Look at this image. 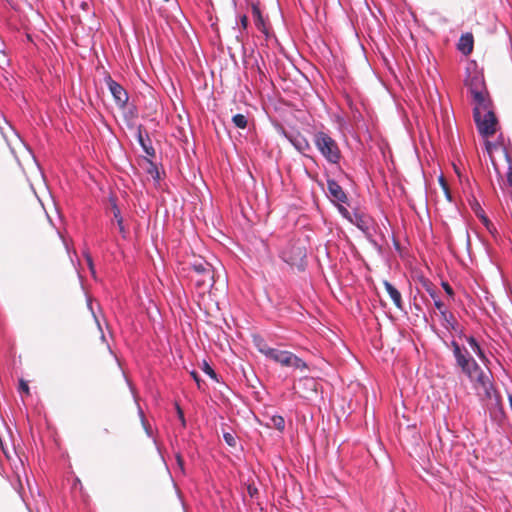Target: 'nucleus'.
<instances>
[{
  "instance_id": "39448f33",
  "label": "nucleus",
  "mask_w": 512,
  "mask_h": 512,
  "mask_svg": "<svg viewBox=\"0 0 512 512\" xmlns=\"http://www.w3.org/2000/svg\"><path fill=\"white\" fill-rule=\"evenodd\" d=\"M281 258L289 265L301 268L306 258V248L301 241L289 242L282 250Z\"/></svg>"
},
{
  "instance_id": "ddd939ff",
  "label": "nucleus",
  "mask_w": 512,
  "mask_h": 512,
  "mask_svg": "<svg viewBox=\"0 0 512 512\" xmlns=\"http://www.w3.org/2000/svg\"><path fill=\"white\" fill-rule=\"evenodd\" d=\"M110 202H111V210H112V213H113V216L117 222V225H118V228H119V232L120 234L122 235L123 238H126L127 236V230L124 226V223H123V218L121 216V212H120V209L119 207L117 206L115 200L113 198H110Z\"/></svg>"
},
{
  "instance_id": "49530a36",
  "label": "nucleus",
  "mask_w": 512,
  "mask_h": 512,
  "mask_svg": "<svg viewBox=\"0 0 512 512\" xmlns=\"http://www.w3.org/2000/svg\"><path fill=\"white\" fill-rule=\"evenodd\" d=\"M478 207H480V206H479V204L477 203V204H476V206H475V210H478Z\"/></svg>"
},
{
  "instance_id": "ea45409f",
  "label": "nucleus",
  "mask_w": 512,
  "mask_h": 512,
  "mask_svg": "<svg viewBox=\"0 0 512 512\" xmlns=\"http://www.w3.org/2000/svg\"><path fill=\"white\" fill-rule=\"evenodd\" d=\"M476 215L481 219V214H484V211L481 209V207H478V210H475Z\"/></svg>"
},
{
  "instance_id": "c03bdc74",
  "label": "nucleus",
  "mask_w": 512,
  "mask_h": 512,
  "mask_svg": "<svg viewBox=\"0 0 512 512\" xmlns=\"http://www.w3.org/2000/svg\"><path fill=\"white\" fill-rule=\"evenodd\" d=\"M254 491H257V488H254V490H251V488H249V494L250 495H253Z\"/></svg>"
},
{
  "instance_id": "473e14b6",
  "label": "nucleus",
  "mask_w": 512,
  "mask_h": 512,
  "mask_svg": "<svg viewBox=\"0 0 512 512\" xmlns=\"http://www.w3.org/2000/svg\"><path fill=\"white\" fill-rule=\"evenodd\" d=\"M86 261H87V265H88L91 273L94 275L95 274V269H94L93 260H92L90 255H86Z\"/></svg>"
},
{
  "instance_id": "6e6552de",
  "label": "nucleus",
  "mask_w": 512,
  "mask_h": 512,
  "mask_svg": "<svg viewBox=\"0 0 512 512\" xmlns=\"http://www.w3.org/2000/svg\"><path fill=\"white\" fill-rule=\"evenodd\" d=\"M327 190L334 203H347L348 197L343 188L333 179L327 180Z\"/></svg>"
},
{
  "instance_id": "a18cd8bd",
  "label": "nucleus",
  "mask_w": 512,
  "mask_h": 512,
  "mask_svg": "<svg viewBox=\"0 0 512 512\" xmlns=\"http://www.w3.org/2000/svg\"><path fill=\"white\" fill-rule=\"evenodd\" d=\"M495 403L498 405L499 404V400L498 398H495Z\"/></svg>"
},
{
  "instance_id": "f3484780",
  "label": "nucleus",
  "mask_w": 512,
  "mask_h": 512,
  "mask_svg": "<svg viewBox=\"0 0 512 512\" xmlns=\"http://www.w3.org/2000/svg\"><path fill=\"white\" fill-rule=\"evenodd\" d=\"M138 141L148 156H150V157L155 156V149L152 147L151 141H150L148 135H146L144 137L141 130H139V132H138Z\"/></svg>"
},
{
  "instance_id": "a878e982",
  "label": "nucleus",
  "mask_w": 512,
  "mask_h": 512,
  "mask_svg": "<svg viewBox=\"0 0 512 512\" xmlns=\"http://www.w3.org/2000/svg\"><path fill=\"white\" fill-rule=\"evenodd\" d=\"M223 438L229 446H231V447L236 446V439L233 434L226 432L223 434Z\"/></svg>"
},
{
  "instance_id": "9b49d317",
  "label": "nucleus",
  "mask_w": 512,
  "mask_h": 512,
  "mask_svg": "<svg viewBox=\"0 0 512 512\" xmlns=\"http://www.w3.org/2000/svg\"><path fill=\"white\" fill-rule=\"evenodd\" d=\"M473 46H474V37H473L472 33L463 34L460 37L458 45H457L458 50L466 56L472 53Z\"/></svg>"
},
{
  "instance_id": "a19ab883",
  "label": "nucleus",
  "mask_w": 512,
  "mask_h": 512,
  "mask_svg": "<svg viewBox=\"0 0 512 512\" xmlns=\"http://www.w3.org/2000/svg\"><path fill=\"white\" fill-rule=\"evenodd\" d=\"M488 231H489L491 234H494V233L496 232V228H495V227H494V228L490 227V230H488Z\"/></svg>"
},
{
  "instance_id": "58836bf2",
  "label": "nucleus",
  "mask_w": 512,
  "mask_h": 512,
  "mask_svg": "<svg viewBox=\"0 0 512 512\" xmlns=\"http://www.w3.org/2000/svg\"><path fill=\"white\" fill-rule=\"evenodd\" d=\"M177 463L181 469H183L184 461L180 455L176 456Z\"/></svg>"
},
{
  "instance_id": "7c9ffc66",
  "label": "nucleus",
  "mask_w": 512,
  "mask_h": 512,
  "mask_svg": "<svg viewBox=\"0 0 512 512\" xmlns=\"http://www.w3.org/2000/svg\"><path fill=\"white\" fill-rule=\"evenodd\" d=\"M481 221L487 228V230H490V227L494 228L493 223L487 218L485 214H481Z\"/></svg>"
},
{
  "instance_id": "c85d7f7f",
  "label": "nucleus",
  "mask_w": 512,
  "mask_h": 512,
  "mask_svg": "<svg viewBox=\"0 0 512 512\" xmlns=\"http://www.w3.org/2000/svg\"><path fill=\"white\" fill-rule=\"evenodd\" d=\"M433 300H434L435 307L439 310L441 315H442V311H447L444 303L439 299L438 296Z\"/></svg>"
},
{
  "instance_id": "9d476101",
  "label": "nucleus",
  "mask_w": 512,
  "mask_h": 512,
  "mask_svg": "<svg viewBox=\"0 0 512 512\" xmlns=\"http://www.w3.org/2000/svg\"><path fill=\"white\" fill-rule=\"evenodd\" d=\"M471 96L476 104L474 109H478L479 112L490 109L491 101L488 98V92L486 88L480 91H474V93H471Z\"/></svg>"
},
{
  "instance_id": "f257e3e1",
  "label": "nucleus",
  "mask_w": 512,
  "mask_h": 512,
  "mask_svg": "<svg viewBox=\"0 0 512 512\" xmlns=\"http://www.w3.org/2000/svg\"><path fill=\"white\" fill-rule=\"evenodd\" d=\"M460 369L462 373L465 374L471 382H473L474 388L480 396H484L490 400L492 399L495 391L490 380L489 371L485 372L482 370L474 358L467 362V365L465 364L460 367Z\"/></svg>"
},
{
  "instance_id": "20e7f679",
  "label": "nucleus",
  "mask_w": 512,
  "mask_h": 512,
  "mask_svg": "<svg viewBox=\"0 0 512 512\" xmlns=\"http://www.w3.org/2000/svg\"><path fill=\"white\" fill-rule=\"evenodd\" d=\"M473 117L477 129L483 137L489 138L496 133L498 121L491 109L482 112H479L478 109H473Z\"/></svg>"
},
{
  "instance_id": "a211bd4d",
  "label": "nucleus",
  "mask_w": 512,
  "mask_h": 512,
  "mask_svg": "<svg viewBox=\"0 0 512 512\" xmlns=\"http://www.w3.org/2000/svg\"><path fill=\"white\" fill-rule=\"evenodd\" d=\"M253 342L257 347L258 351L265 355L266 357L269 356L268 352L273 350V348L269 347L266 341L260 336H253Z\"/></svg>"
},
{
  "instance_id": "2f4dec72",
  "label": "nucleus",
  "mask_w": 512,
  "mask_h": 512,
  "mask_svg": "<svg viewBox=\"0 0 512 512\" xmlns=\"http://www.w3.org/2000/svg\"><path fill=\"white\" fill-rule=\"evenodd\" d=\"M176 410H177L179 420L181 421L182 425L185 426L186 421H185V417H184V412L178 404H176Z\"/></svg>"
},
{
  "instance_id": "393cba45",
  "label": "nucleus",
  "mask_w": 512,
  "mask_h": 512,
  "mask_svg": "<svg viewBox=\"0 0 512 512\" xmlns=\"http://www.w3.org/2000/svg\"><path fill=\"white\" fill-rule=\"evenodd\" d=\"M423 286L433 299H435L438 296L436 287L431 282L424 280Z\"/></svg>"
},
{
  "instance_id": "412c9836",
  "label": "nucleus",
  "mask_w": 512,
  "mask_h": 512,
  "mask_svg": "<svg viewBox=\"0 0 512 512\" xmlns=\"http://www.w3.org/2000/svg\"><path fill=\"white\" fill-rule=\"evenodd\" d=\"M441 316L444 322L446 323L447 328L456 330V326L458 325V323L452 313H449L448 311H442Z\"/></svg>"
},
{
  "instance_id": "de8ad7c7",
  "label": "nucleus",
  "mask_w": 512,
  "mask_h": 512,
  "mask_svg": "<svg viewBox=\"0 0 512 512\" xmlns=\"http://www.w3.org/2000/svg\"><path fill=\"white\" fill-rule=\"evenodd\" d=\"M164 2H168L169 0H163Z\"/></svg>"
},
{
  "instance_id": "f8f14e48",
  "label": "nucleus",
  "mask_w": 512,
  "mask_h": 512,
  "mask_svg": "<svg viewBox=\"0 0 512 512\" xmlns=\"http://www.w3.org/2000/svg\"><path fill=\"white\" fill-rule=\"evenodd\" d=\"M383 285H384V288H385L387 294L389 295V297L391 298L392 302L394 303V305L398 309L402 310L403 309L402 296H401V293L398 291V289L396 287H394L388 281H384Z\"/></svg>"
},
{
  "instance_id": "aec40b11",
  "label": "nucleus",
  "mask_w": 512,
  "mask_h": 512,
  "mask_svg": "<svg viewBox=\"0 0 512 512\" xmlns=\"http://www.w3.org/2000/svg\"><path fill=\"white\" fill-rule=\"evenodd\" d=\"M267 426L274 427L278 431L282 432L285 428V420L280 415H274L270 418V423H268Z\"/></svg>"
},
{
  "instance_id": "72a5a7b5",
  "label": "nucleus",
  "mask_w": 512,
  "mask_h": 512,
  "mask_svg": "<svg viewBox=\"0 0 512 512\" xmlns=\"http://www.w3.org/2000/svg\"><path fill=\"white\" fill-rule=\"evenodd\" d=\"M442 286L445 290V292L449 295V296H453L454 292H453V289L452 287L447 283V282H443L442 283Z\"/></svg>"
},
{
  "instance_id": "dca6fc26",
  "label": "nucleus",
  "mask_w": 512,
  "mask_h": 512,
  "mask_svg": "<svg viewBox=\"0 0 512 512\" xmlns=\"http://www.w3.org/2000/svg\"><path fill=\"white\" fill-rule=\"evenodd\" d=\"M350 222L362 231H366L369 228V218L364 214L355 213L351 217Z\"/></svg>"
},
{
  "instance_id": "4c0bfd02",
  "label": "nucleus",
  "mask_w": 512,
  "mask_h": 512,
  "mask_svg": "<svg viewBox=\"0 0 512 512\" xmlns=\"http://www.w3.org/2000/svg\"><path fill=\"white\" fill-rule=\"evenodd\" d=\"M191 376L193 377V379L196 381L198 387L200 388V378L198 376V373L196 371H192Z\"/></svg>"
},
{
  "instance_id": "1a4fd4ad",
  "label": "nucleus",
  "mask_w": 512,
  "mask_h": 512,
  "mask_svg": "<svg viewBox=\"0 0 512 512\" xmlns=\"http://www.w3.org/2000/svg\"><path fill=\"white\" fill-rule=\"evenodd\" d=\"M450 345L456 359V364L459 368L465 364L467 365V362L473 359L468 350L465 347L460 346L458 342L452 341Z\"/></svg>"
},
{
  "instance_id": "423d86ee",
  "label": "nucleus",
  "mask_w": 512,
  "mask_h": 512,
  "mask_svg": "<svg viewBox=\"0 0 512 512\" xmlns=\"http://www.w3.org/2000/svg\"><path fill=\"white\" fill-rule=\"evenodd\" d=\"M268 353V358L279 363L282 366L293 367L295 369L300 370L307 369V364L301 358H299L290 351H282L273 348V350L269 351Z\"/></svg>"
},
{
  "instance_id": "0eeeda50",
  "label": "nucleus",
  "mask_w": 512,
  "mask_h": 512,
  "mask_svg": "<svg viewBox=\"0 0 512 512\" xmlns=\"http://www.w3.org/2000/svg\"><path fill=\"white\" fill-rule=\"evenodd\" d=\"M105 81L116 105L120 108H124L129 99L126 90L109 75L106 77Z\"/></svg>"
},
{
  "instance_id": "b1692460",
  "label": "nucleus",
  "mask_w": 512,
  "mask_h": 512,
  "mask_svg": "<svg viewBox=\"0 0 512 512\" xmlns=\"http://www.w3.org/2000/svg\"><path fill=\"white\" fill-rule=\"evenodd\" d=\"M147 172L152 176V178L155 181H159L160 180V178H161L160 177V172H159L157 166L152 161H148Z\"/></svg>"
},
{
  "instance_id": "7ed1b4c3",
  "label": "nucleus",
  "mask_w": 512,
  "mask_h": 512,
  "mask_svg": "<svg viewBox=\"0 0 512 512\" xmlns=\"http://www.w3.org/2000/svg\"><path fill=\"white\" fill-rule=\"evenodd\" d=\"M313 142L321 155L330 163L337 164L341 159V151L337 142L327 133L318 131L313 136Z\"/></svg>"
},
{
  "instance_id": "79ce46f5",
  "label": "nucleus",
  "mask_w": 512,
  "mask_h": 512,
  "mask_svg": "<svg viewBox=\"0 0 512 512\" xmlns=\"http://www.w3.org/2000/svg\"><path fill=\"white\" fill-rule=\"evenodd\" d=\"M254 491H257V488H254V490H251V488H249V494L250 495H253Z\"/></svg>"
},
{
  "instance_id": "5701e85b",
  "label": "nucleus",
  "mask_w": 512,
  "mask_h": 512,
  "mask_svg": "<svg viewBox=\"0 0 512 512\" xmlns=\"http://www.w3.org/2000/svg\"><path fill=\"white\" fill-rule=\"evenodd\" d=\"M232 122L237 128L245 129L247 127V118L243 114H236L232 117Z\"/></svg>"
},
{
  "instance_id": "6ab92c4d",
  "label": "nucleus",
  "mask_w": 512,
  "mask_h": 512,
  "mask_svg": "<svg viewBox=\"0 0 512 512\" xmlns=\"http://www.w3.org/2000/svg\"><path fill=\"white\" fill-rule=\"evenodd\" d=\"M466 340H467L469 346L471 347V349L473 350V352L475 354H477L480 359H485V354H484L482 348L480 347L479 343L477 342V340L473 336L467 337Z\"/></svg>"
},
{
  "instance_id": "4be33fe9",
  "label": "nucleus",
  "mask_w": 512,
  "mask_h": 512,
  "mask_svg": "<svg viewBox=\"0 0 512 512\" xmlns=\"http://www.w3.org/2000/svg\"><path fill=\"white\" fill-rule=\"evenodd\" d=\"M293 145L296 147L299 151H306L310 149V144L308 140L304 137H296L295 139L291 140Z\"/></svg>"
},
{
  "instance_id": "c9c22d12",
  "label": "nucleus",
  "mask_w": 512,
  "mask_h": 512,
  "mask_svg": "<svg viewBox=\"0 0 512 512\" xmlns=\"http://www.w3.org/2000/svg\"><path fill=\"white\" fill-rule=\"evenodd\" d=\"M440 184L442 185L446 194H448V186L443 176L439 178Z\"/></svg>"
},
{
  "instance_id": "f704fd0d",
  "label": "nucleus",
  "mask_w": 512,
  "mask_h": 512,
  "mask_svg": "<svg viewBox=\"0 0 512 512\" xmlns=\"http://www.w3.org/2000/svg\"><path fill=\"white\" fill-rule=\"evenodd\" d=\"M304 383L312 390H315V381L312 378H305Z\"/></svg>"
},
{
  "instance_id": "2eb2a0df",
  "label": "nucleus",
  "mask_w": 512,
  "mask_h": 512,
  "mask_svg": "<svg viewBox=\"0 0 512 512\" xmlns=\"http://www.w3.org/2000/svg\"><path fill=\"white\" fill-rule=\"evenodd\" d=\"M251 8H252V15H253V18H254L255 25L257 26V28L260 31L266 33L264 19H263V16L261 14V11H260L259 4L258 3H252Z\"/></svg>"
},
{
  "instance_id": "bb28decb",
  "label": "nucleus",
  "mask_w": 512,
  "mask_h": 512,
  "mask_svg": "<svg viewBox=\"0 0 512 512\" xmlns=\"http://www.w3.org/2000/svg\"><path fill=\"white\" fill-rule=\"evenodd\" d=\"M203 371L209 375L212 379L214 380H217V374L216 372L213 370L212 367H210L206 362L204 363V366H203Z\"/></svg>"
},
{
  "instance_id": "37998d69",
  "label": "nucleus",
  "mask_w": 512,
  "mask_h": 512,
  "mask_svg": "<svg viewBox=\"0 0 512 512\" xmlns=\"http://www.w3.org/2000/svg\"><path fill=\"white\" fill-rule=\"evenodd\" d=\"M254 491H257V488H254V490H251V488H249V494L250 495H253Z\"/></svg>"
},
{
  "instance_id": "c756f323",
  "label": "nucleus",
  "mask_w": 512,
  "mask_h": 512,
  "mask_svg": "<svg viewBox=\"0 0 512 512\" xmlns=\"http://www.w3.org/2000/svg\"><path fill=\"white\" fill-rule=\"evenodd\" d=\"M19 390L20 392L25 393L26 395H29V386L28 383L24 380H20L19 384Z\"/></svg>"
},
{
  "instance_id": "4468645a",
  "label": "nucleus",
  "mask_w": 512,
  "mask_h": 512,
  "mask_svg": "<svg viewBox=\"0 0 512 512\" xmlns=\"http://www.w3.org/2000/svg\"><path fill=\"white\" fill-rule=\"evenodd\" d=\"M466 85L468 86L470 93H474V91H480L486 88L483 77L480 75L470 76L466 80Z\"/></svg>"
},
{
  "instance_id": "f03ea898",
  "label": "nucleus",
  "mask_w": 512,
  "mask_h": 512,
  "mask_svg": "<svg viewBox=\"0 0 512 512\" xmlns=\"http://www.w3.org/2000/svg\"><path fill=\"white\" fill-rule=\"evenodd\" d=\"M189 278L198 293L204 295L215 282L212 265L205 260H196L190 265Z\"/></svg>"
},
{
  "instance_id": "e433bc0d",
  "label": "nucleus",
  "mask_w": 512,
  "mask_h": 512,
  "mask_svg": "<svg viewBox=\"0 0 512 512\" xmlns=\"http://www.w3.org/2000/svg\"><path fill=\"white\" fill-rule=\"evenodd\" d=\"M241 26L245 29L248 25V17L246 15H243L240 19Z\"/></svg>"
},
{
  "instance_id": "cd10ccee",
  "label": "nucleus",
  "mask_w": 512,
  "mask_h": 512,
  "mask_svg": "<svg viewBox=\"0 0 512 512\" xmlns=\"http://www.w3.org/2000/svg\"><path fill=\"white\" fill-rule=\"evenodd\" d=\"M341 204L342 203H338V210H339V212L341 213V215L344 218H346V219H348L350 221V219L352 217L350 212L344 206H342Z\"/></svg>"
}]
</instances>
